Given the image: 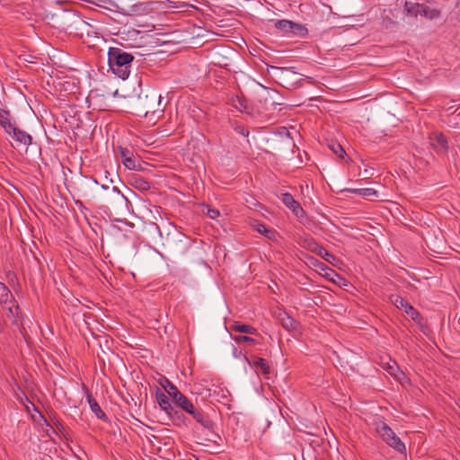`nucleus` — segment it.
Segmentation results:
<instances>
[{"instance_id":"f257e3e1","label":"nucleus","mask_w":460,"mask_h":460,"mask_svg":"<svg viewBox=\"0 0 460 460\" xmlns=\"http://www.w3.org/2000/svg\"><path fill=\"white\" fill-rule=\"evenodd\" d=\"M156 228L159 231L160 236L163 238V247L164 249L173 257H180L189 251V249L192 245V240L180 232L176 228L168 232L165 237H163V234L156 226Z\"/></svg>"},{"instance_id":"f03ea898","label":"nucleus","mask_w":460,"mask_h":460,"mask_svg":"<svg viewBox=\"0 0 460 460\" xmlns=\"http://www.w3.org/2000/svg\"><path fill=\"white\" fill-rule=\"evenodd\" d=\"M134 56L119 48H110L108 51V63L114 75L121 79H127L130 74V66Z\"/></svg>"},{"instance_id":"7ed1b4c3","label":"nucleus","mask_w":460,"mask_h":460,"mask_svg":"<svg viewBox=\"0 0 460 460\" xmlns=\"http://www.w3.org/2000/svg\"><path fill=\"white\" fill-rule=\"evenodd\" d=\"M375 429L384 442L395 451L402 454L406 447L395 432L382 420L378 419L374 422Z\"/></svg>"},{"instance_id":"20e7f679","label":"nucleus","mask_w":460,"mask_h":460,"mask_svg":"<svg viewBox=\"0 0 460 460\" xmlns=\"http://www.w3.org/2000/svg\"><path fill=\"white\" fill-rule=\"evenodd\" d=\"M276 29L286 35H293L298 37H305L308 34L307 28L301 24L289 20H278L274 22Z\"/></svg>"},{"instance_id":"39448f33","label":"nucleus","mask_w":460,"mask_h":460,"mask_svg":"<svg viewBox=\"0 0 460 460\" xmlns=\"http://www.w3.org/2000/svg\"><path fill=\"white\" fill-rule=\"evenodd\" d=\"M118 152L120 155L121 162L126 168L138 172L146 170L141 161L131 150L127 147L119 146Z\"/></svg>"},{"instance_id":"423d86ee","label":"nucleus","mask_w":460,"mask_h":460,"mask_svg":"<svg viewBox=\"0 0 460 460\" xmlns=\"http://www.w3.org/2000/svg\"><path fill=\"white\" fill-rule=\"evenodd\" d=\"M429 143L433 150L438 155H446L449 149L446 137L441 132H432L429 137Z\"/></svg>"},{"instance_id":"0eeeda50","label":"nucleus","mask_w":460,"mask_h":460,"mask_svg":"<svg viewBox=\"0 0 460 460\" xmlns=\"http://www.w3.org/2000/svg\"><path fill=\"white\" fill-rule=\"evenodd\" d=\"M190 414L199 424L208 431H213L214 422L209 419L208 415L200 408L192 405V409L186 411Z\"/></svg>"},{"instance_id":"6e6552de","label":"nucleus","mask_w":460,"mask_h":460,"mask_svg":"<svg viewBox=\"0 0 460 460\" xmlns=\"http://www.w3.org/2000/svg\"><path fill=\"white\" fill-rule=\"evenodd\" d=\"M98 184V181L93 177L84 176L77 182L76 190L78 191V195L84 199L93 198L94 195L92 189L96 187Z\"/></svg>"},{"instance_id":"1a4fd4ad","label":"nucleus","mask_w":460,"mask_h":460,"mask_svg":"<svg viewBox=\"0 0 460 460\" xmlns=\"http://www.w3.org/2000/svg\"><path fill=\"white\" fill-rule=\"evenodd\" d=\"M6 134L12 137L17 144L28 146L32 144V137L26 131L20 129L16 123L9 129Z\"/></svg>"},{"instance_id":"9d476101","label":"nucleus","mask_w":460,"mask_h":460,"mask_svg":"<svg viewBox=\"0 0 460 460\" xmlns=\"http://www.w3.org/2000/svg\"><path fill=\"white\" fill-rule=\"evenodd\" d=\"M161 105V96H156L155 94L152 95L150 99L146 96L145 100L142 101V111L145 113L146 117L149 113L155 114L157 111H163L160 109Z\"/></svg>"},{"instance_id":"9b49d317","label":"nucleus","mask_w":460,"mask_h":460,"mask_svg":"<svg viewBox=\"0 0 460 460\" xmlns=\"http://www.w3.org/2000/svg\"><path fill=\"white\" fill-rule=\"evenodd\" d=\"M245 358L248 364L252 367L257 373L263 375H269L270 373V367L265 358L257 356Z\"/></svg>"},{"instance_id":"f8f14e48","label":"nucleus","mask_w":460,"mask_h":460,"mask_svg":"<svg viewBox=\"0 0 460 460\" xmlns=\"http://www.w3.org/2000/svg\"><path fill=\"white\" fill-rule=\"evenodd\" d=\"M281 201L284 203V205L288 208L289 209L292 210V212L296 216V217H299V216H302L305 211L303 209V208L300 206L299 202L296 201L293 195L288 193V192H285V193H282L281 194Z\"/></svg>"},{"instance_id":"ddd939ff","label":"nucleus","mask_w":460,"mask_h":460,"mask_svg":"<svg viewBox=\"0 0 460 460\" xmlns=\"http://www.w3.org/2000/svg\"><path fill=\"white\" fill-rule=\"evenodd\" d=\"M84 390L86 393V399L90 405V408L92 411L95 414V416L102 420H107V416L100 407L97 401L93 397L92 394L90 393L89 389L84 385L83 386Z\"/></svg>"},{"instance_id":"4468645a","label":"nucleus","mask_w":460,"mask_h":460,"mask_svg":"<svg viewBox=\"0 0 460 460\" xmlns=\"http://www.w3.org/2000/svg\"><path fill=\"white\" fill-rule=\"evenodd\" d=\"M313 265L321 270L322 271H323V276L329 279L333 283H337L338 279H344L339 273H337L335 270H332L331 268H329L328 266H326L324 263L318 260H315V261L313 262Z\"/></svg>"},{"instance_id":"2eb2a0df","label":"nucleus","mask_w":460,"mask_h":460,"mask_svg":"<svg viewBox=\"0 0 460 460\" xmlns=\"http://www.w3.org/2000/svg\"><path fill=\"white\" fill-rule=\"evenodd\" d=\"M129 184L141 191H146L151 188V183L137 173H133L129 176Z\"/></svg>"},{"instance_id":"dca6fc26","label":"nucleus","mask_w":460,"mask_h":460,"mask_svg":"<svg viewBox=\"0 0 460 460\" xmlns=\"http://www.w3.org/2000/svg\"><path fill=\"white\" fill-rule=\"evenodd\" d=\"M156 400L160 408L163 411H164L168 415L172 416V414H178V411L174 410L172 403L170 402V399L164 393H157Z\"/></svg>"},{"instance_id":"f3484780","label":"nucleus","mask_w":460,"mask_h":460,"mask_svg":"<svg viewBox=\"0 0 460 460\" xmlns=\"http://www.w3.org/2000/svg\"><path fill=\"white\" fill-rule=\"evenodd\" d=\"M279 322L287 331H296L299 328V323L286 312L280 313L279 315Z\"/></svg>"},{"instance_id":"a211bd4d","label":"nucleus","mask_w":460,"mask_h":460,"mask_svg":"<svg viewBox=\"0 0 460 460\" xmlns=\"http://www.w3.org/2000/svg\"><path fill=\"white\" fill-rule=\"evenodd\" d=\"M15 123L11 112L0 108V126L4 128L5 133L9 132V129H11Z\"/></svg>"},{"instance_id":"6ab92c4d","label":"nucleus","mask_w":460,"mask_h":460,"mask_svg":"<svg viewBox=\"0 0 460 460\" xmlns=\"http://www.w3.org/2000/svg\"><path fill=\"white\" fill-rule=\"evenodd\" d=\"M4 307L8 311L7 317L12 320L13 324L18 325V320L22 314V311L17 302L15 301V303H8V305H4Z\"/></svg>"},{"instance_id":"aec40b11","label":"nucleus","mask_w":460,"mask_h":460,"mask_svg":"<svg viewBox=\"0 0 460 460\" xmlns=\"http://www.w3.org/2000/svg\"><path fill=\"white\" fill-rule=\"evenodd\" d=\"M232 104L239 111L252 114V108L244 97L235 96L232 100Z\"/></svg>"},{"instance_id":"412c9836","label":"nucleus","mask_w":460,"mask_h":460,"mask_svg":"<svg viewBox=\"0 0 460 460\" xmlns=\"http://www.w3.org/2000/svg\"><path fill=\"white\" fill-rule=\"evenodd\" d=\"M230 329L232 331H234V332L248 333V334H251V335L258 334V331H257L256 328H254L252 325L241 323L239 322H234V323H232L230 325Z\"/></svg>"},{"instance_id":"4be33fe9","label":"nucleus","mask_w":460,"mask_h":460,"mask_svg":"<svg viewBox=\"0 0 460 460\" xmlns=\"http://www.w3.org/2000/svg\"><path fill=\"white\" fill-rule=\"evenodd\" d=\"M0 303L4 305H7L8 303H15L14 296L3 282H0Z\"/></svg>"},{"instance_id":"5701e85b","label":"nucleus","mask_w":460,"mask_h":460,"mask_svg":"<svg viewBox=\"0 0 460 460\" xmlns=\"http://www.w3.org/2000/svg\"><path fill=\"white\" fill-rule=\"evenodd\" d=\"M298 244L312 252H315L319 247V243L312 237H299L297 241Z\"/></svg>"},{"instance_id":"b1692460","label":"nucleus","mask_w":460,"mask_h":460,"mask_svg":"<svg viewBox=\"0 0 460 460\" xmlns=\"http://www.w3.org/2000/svg\"><path fill=\"white\" fill-rule=\"evenodd\" d=\"M173 402L177 406H179L185 412L188 410L192 409L193 403L181 393L177 395V397L173 400Z\"/></svg>"},{"instance_id":"393cba45","label":"nucleus","mask_w":460,"mask_h":460,"mask_svg":"<svg viewBox=\"0 0 460 460\" xmlns=\"http://www.w3.org/2000/svg\"><path fill=\"white\" fill-rule=\"evenodd\" d=\"M422 4L405 2L404 10L408 15L417 17L420 13Z\"/></svg>"},{"instance_id":"a878e982","label":"nucleus","mask_w":460,"mask_h":460,"mask_svg":"<svg viewBox=\"0 0 460 460\" xmlns=\"http://www.w3.org/2000/svg\"><path fill=\"white\" fill-rule=\"evenodd\" d=\"M420 15L433 20L439 17L440 12L438 9L430 8L422 4Z\"/></svg>"},{"instance_id":"bb28decb","label":"nucleus","mask_w":460,"mask_h":460,"mask_svg":"<svg viewBox=\"0 0 460 460\" xmlns=\"http://www.w3.org/2000/svg\"><path fill=\"white\" fill-rule=\"evenodd\" d=\"M321 258H323L325 261L331 264H334V261L337 260L336 256L332 253L329 252L323 246L319 245L318 249L314 252Z\"/></svg>"},{"instance_id":"cd10ccee","label":"nucleus","mask_w":460,"mask_h":460,"mask_svg":"<svg viewBox=\"0 0 460 460\" xmlns=\"http://www.w3.org/2000/svg\"><path fill=\"white\" fill-rule=\"evenodd\" d=\"M107 199L110 200H114L116 202H119L121 200H124L125 202H128V199L125 197V195L116 186L111 188L110 193L108 194Z\"/></svg>"},{"instance_id":"c85d7f7f","label":"nucleus","mask_w":460,"mask_h":460,"mask_svg":"<svg viewBox=\"0 0 460 460\" xmlns=\"http://www.w3.org/2000/svg\"><path fill=\"white\" fill-rule=\"evenodd\" d=\"M404 311L417 324L423 325L424 318L412 305L407 306Z\"/></svg>"},{"instance_id":"c756f323","label":"nucleus","mask_w":460,"mask_h":460,"mask_svg":"<svg viewBox=\"0 0 460 460\" xmlns=\"http://www.w3.org/2000/svg\"><path fill=\"white\" fill-rule=\"evenodd\" d=\"M348 191L351 193H355L360 195L365 198H369L372 196H377V191L372 188H363V189H348Z\"/></svg>"},{"instance_id":"7c9ffc66","label":"nucleus","mask_w":460,"mask_h":460,"mask_svg":"<svg viewBox=\"0 0 460 460\" xmlns=\"http://www.w3.org/2000/svg\"><path fill=\"white\" fill-rule=\"evenodd\" d=\"M162 385L168 395L172 399V401L177 397L179 394H181L178 388L167 379L165 380V384H162Z\"/></svg>"},{"instance_id":"2f4dec72","label":"nucleus","mask_w":460,"mask_h":460,"mask_svg":"<svg viewBox=\"0 0 460 460\" xmlns=\"http://www.w3.org/2000/svg\"><path fill=\"white\" fill-rule=\"evenodd\" d=\"M232 128L238 134L247 137L249 136V129L243 124L234 120L231 122Z\"/></svg>"},{"instance_id":"473e14b6","label":"nucleus","mask_w":460,"mask_h":460,"mask_svg":"<svg viewBox=\"0 0 460 460\" xmlns=\"http://www.w3.org/2000/svg\"><path fill=\"white\" fill-rule=\"evenodd\" d=\"M233 340L238 344L242 342H246L252 345H255L258 343L256 340H254L253 338L245 335H235L233 337Z\"/></svg>"},{"instance_id":"72a5a7b5","label":"nucleus","mask_w":460,"mask_h":460,"mask_svg":"<svg viewBox=\"0 0 460 460\" xmlns=\"http://www.w3.org/2000/svg\"><path fill=\"white\" fill-rule=\"evenodd\" d=\"M329 147L338 157L343 158V156L346 155L343 147L338 143H332L329 146Z\"/></svg>"},{"instance_id":"f704fd0d","label":"nucleus","mask_w":460,"mask_h":460,"mask_svg":"<svg viewBox=\"0 0 460 460\" xmlns=\"http://www.w3.org/2000/svg\"><path fill=\"white\" fill-rule=\"evenodd\" d=\"M393 303L396 305L398 308H403L404 310L407 309V306H410L411 305L403 299L400 296H395L393 299Z\"/></svg>"},{"instance_id":"c9c22d12","label":"nucleus","mask_w":460,"mask_h":460,"mask_svg":"<svg viewBox=\"0 0 460 460\" xmlns=\"http://www.w3.org/2000/svg\"><path fill=\"white\" fill-rule=\"evenodd\" d=\"M256 230L260 234H264V235H266L269 238H271V235H273V232L271 230L268 229L267 226L265 225H263V224H259L257 226Z\"/></svg>"},{"instance_id":"e433bc0d","label":"nucleus","mask_w":460,"mask_h":460,"mask_svg":"<svg viewBox=\"0 0 460 460\" xmlns=\"http://www.w3.org/2000/svg\"><path fill=\"white\" fill-rule=\"evenodd\" d=\"M6 278H7L8 283L12 286L14 285L18 281V278H17L16 274L12 270H9L6 273Z\"/></svg>"},{"instance_id":"4c0bfd02","label":"nucleus","mask_w":460,"mask_h":460,"mask_svg":"<svg viewBox=\"0 0 460 460\" xmlns=\"http://www.w3.org/2000/svg\"><path fill=\"white\" fill-rule=\"evenodd\" d=\"M398 369V365L395 361H392L391 363H387V371L391 376H395V372Z\"/></svg>"},{"instance_id":"58836bf2","label":"nucleus","mask_w":460,"mask_h":460,"mask_svg":"<svg viewBox=\"0 0 460 460\" xmlns=\"http://www.w3.org/2000/svg\"><path fill=\"white\" fill-rule=\"evenodd\" d=\"M207 215L212 218V219H216L217 217H219L220 213L217 209L216 208H208V212H207Z\"/></svg>"},{"instance_id":"ea45409f","label":"nucleus","mask_w":460,"mask_h":460,"mask_svg":"<svg viewBox=\"0 0 460 460\" xmlns=\"http://www.w3.org/2000/svg\"><path fill=\"white\" fill-rule=\"evenodd\" d=\"M459 149H460L459 146H452L450 149H448L450 151V153L452 154V155L454 156L455 162L456 161V156L458 155Z\"/></svg>"},{"instance_id":"a19ab883","label":"nucleus","mask_w":460,"mask_h":460,"mask_svg":"<svg viewBox=\"0 0 460 460\" xmlns=\"http://www.w3.org/2000/svg\"><path fill=\"white\" fill-rule=\"evenodd\" d=\"M75 205H77L80 208H84V206L81 200H75Z\"/></svg>"},{"instance_id":"79ce46f5","label":"nucleus","mask_w":460,"mask_h":460,"mask_svg":"<svg viewBox=\"0 0 460 460\" xmlns=\"http://www.w3.org/2000/svg\"><path fill=\"white\" fill-rule=\"evenodd\" d=\"M101 188H102V190H109V189H110V188H109V186H107V185H105V184H102V185H101Z\"/></svg>"},{"instance_id":"37998d69","label":"nucleus","mask_w":460,"mask_h":460,"mask_svg":"<svg viewBox=\"0 0 460 460\" xmlns=\"http://www.w3.org/2000/svg\"><path fill=\"white\" fill-rule=\"evenodd\" d=\"M426 2L429 4H432V3H434V0H426Z\"/></svg>"}]
</instances>
